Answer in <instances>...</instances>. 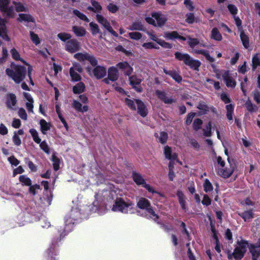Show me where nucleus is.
Listing matches in <instances>:
<instances>
[{
  "label": "nucleus",
  "mask_w": 260,
  "mask_h": 260,
  "mask_svg": "<svg viewBox=\"0 0 260 260\" xmlns=\"http://www.w3.org/2000/svg\"><path fill=\"white\" fill-rule=\"evenodd\" d=\"M112 210L124 214H131L134 212V204L127 199L117 198L113 205Z\"/></svg>",
  "instance_id": "nucleus-1"
},
{
  "label": "nucleus",
  "mask_w": 260,
  "mask_h": 260,
  "mask_svg": "<svg viewBox=\"0 0 260 260\" xmlns=\"http://www.w3.org/2000/svg\"><path fill=\"white\" fill-rule=\"evenodd\" d=\"M137 207L145 211V216L156 221L158 216L155 213L150 202L144 198H141L137 202Z\"/></svg>",
  "instance_id": "nucleus-2"
},
{
  "label": "nucleus",
  "mask_w": 260,
  "mask_h": 260,
  "mask_svg": "<svg viewBox=\"0 0 260 260\" xmlns=\"http://www.w3.org/2000/svg\"><path fill=\"white\" fill-rule=\"evenodd\" d=\"M216 76L217 79L221 77L228 87L234 88L236 85V73H232L229 71L221 70L216 73Z\"/></svg>",
  "instance_id": "nucleus-3"
},
{
  "label": "nucleus",
  "mask_w": 260,
  "mask_h": 260,
  "mask_svg": "<svg viewBox=\"0 0 260 260\" xmlns=\"http://www.w3.org/2000/svg\"><path fill=\"white\" fill-rule=\"evenodd\" d=\"M26 69L22 66H16L13 69L6 70L7 74L17 83L22 81L25 76Z\"/></svg>",
  "instance_id": "nucleus-4"
},
{
  "label": "nucleus",
  "mask_w": 260,
  "mask_h": 260,
  "mask_svg": "<svg viewBox=\"0 0 260 260\" xmlns=\"http://www.w3.org/2000/svg\"><path fill=\"white\" fill-rule=\"evenodd\" d=\"M248 246L247 241L243 240L238 241L233 252L229 255V258H231L233 256L235 260H241L246 252Z\"/></svg>",
  "instance_id": "nucleus-5"
},
{
  "label": "nucleus",
  "mask_w": 260,
  "mask_h": 260,
  "mask_svg": "<svg viewBox=\"0 0 260 260\" xmlns=\"http://www.w3.org/2000/svg\"><path fill=\"white\" fill-rule=\"evenodd\" d=\"M145 20L154 26L161 27L164 25L167 19L165 15L158 12L152 13L151 16L145 17Z\"/></svg>",
  "instance_id": "nucleus-6"
},
{
  "label": "nucleus",
  "mask_w": 260,
  "mask_h": 260,
  "mask_svg": "<svg viewBox=\"0 0 260 260\" xmlns=\"http://www.w3.org/2000/svg\"><path fill=\"white\" fill-rule=\"evenodd\" d=\"M17 99L16 95L13 93H8L5 96V104L7 108L12 111L17 109Z\"/></svg>",
  "instance_id": "nucleus-7"
},
{
  "label": "nucleus",
  "mask_w": 260,
  "mask_h": 260,
  "mask_svg": "<svg viewBox=\"0 0 260 260\" xmlns=\"http://www.w3.org/2000/svg\"><path fill=\"white\" fill-rule=\"evenodd\" d=\"M9 0H0V10L7 16L13 18L15 13L12 7H9Z\"/></svg>",
  "instance_id": "nucleus-8"
},
{
  "label": "nucleus",
  "mask_w": 260,
  "mask_h": 260,
  "mask_svg": "<svg viewBox=\"0 0 260 260\" xmlns=\"http://www.w3.org/2000/svg\"><path fill=\"white\" fill-rule=\"evenodd\" d=\"M86 70L90 75H93L98 79L104 77L106 74V69L101 66L96 67L93 70H92L89 67H87Z\"/></svg>",
  "instance_id": "nucleus-9"
},
{
  "label": "nucleus",
  "mask_w": 260,
  "mask_h": 260,
  "mask_svg": "<svg viewBox=\"0 0 260 260\" xmlns=\"http://www.w3.org/2000/svg\"><path fill=\"white\" fill-rule=\"evenodd\" d=\"M82 71L81 66L78 63H74L73 67L70 70V74L73 81H78L80 80L81 77L78 73H81Z\"/></svg>",
  "instance_id": "nucleus-10"
},
{
  "label": "nucleus",
  "mask_w": 260,
  "mask_h": 260,
  "mask_svg": "<svg viewBox=\"0 0 260 260\" xmlns=\"http://www.w3.org/2000/svg\"><path fill=\"white\" fill-rule=\"evenodd\" d=\"M248 247L252 255V260H257L260 255V239L254 244H248Z\"/></svg>",
  "instance_id": "nucleus-11"
},
{
  "label": "nucleus",
  "mask_w": 260,
  "mask_h": 260,
  "mask_svg": "<svg viewBox=\"0 0 260 260\" xmlns=\"http://www.w3.org/2000/svg\"><path fill=\"white\" fill-rule=\"evenodd\" d=\"M147 34L149 37V38L155 42L157 44L161 46L162 47L166 49H171L172 47V45L168 42H166L164 40L158 39L153 32L147 31Z\"/></svg>",
  "instance_id": "nucleus-12"
},
{
  "label": "nucleus",
  "mask_w": 260,
  "mask_h": 260,
  "mask_svg": "<svg viewBox=\"0 0 260 260\" xmlns=\"http://www.w3.org/2000/svg\"><path fill=\"white\" fill-rule=\"evenodd\" d=\"M80 43L76 40L72 39L66 44V50L71 53H74L78 51L80 49Z\"/></svg>",
  "instance_id": "nucleus-13"
},
{
  "label": "nucleus",
  "mask_w": 260,
  "mask_h": 260,
  "mask_svg": "<svg viewBox=\"0 0 260 260\" xmlns=\"http://www.w3.org/2000/svg\"><path fill=\"white\" fill-rule=\"evenodd\" d=\"M234 170V166L230 165V167H226L225 169L219 168L217 170V174L224 178H229L233 174Z\"/></svg>",
  "instance_id": "nucleus-14"
},
{
  "label": "nucleus",
  "mask_w": 260,
  "mask_h": 260,
  "mask_svg": "<svg viewBox=\"0 0 260 260\" xmlns=\"http://www.w3.org/2000/svg\"><path fill=\"white\" fill-rule=\"evenodd\" d=\"M164 38L168 40H174L175 39H179L185 41L186 39L180 36L177 31H166L164 33Z\"/></svg>",
  "instance_id": "nucleus-15"
},
{
  "label": "nucleus",
  "mask_w": 260,
  "mask_h": 260,
  "mask_svg": "<svg viewBox=\"0 0 260 260\" xmlns=\"http://www.w3.org/2000/svg\"><path fill=\"white\" fill-rule=\"evenodd\" d=\"M136 105L137 106L138 113L142 117H145L148 114V110L144 104L140 100L136 101Z\"/></svg>",
  "instance_id": "nucleus-16"
},
{
  "label": "nucleus",
  "mask_w": 260,
  "mask_h": 260,
  "mask_svg": "<svg viewBox=\"0 0 260 260\" xmlns=\"http://www.w3.org/2000/svg\"><path fill=\"white\" fill-rule=\"evenodd\" d=\"M130 83L135 89L138 92H141L142 88L139 86L141 80L135 76H132L129 78Z\"/></svg>",
  "instance_id": "nucleus-17"
},
{
  "label": "nucleus",
  "mask_w": 260,
  "mask_h": 260,
  "mask_svg": "<svg viewBox=\"0 0 260 260\" xmlns=\"http://www.w3.org/2000/svg\"><path fill=\"white\" fill-rule=\"evenodd\" d=\"M0 37L4 40L9 41L10 38L7 35V29L6 26V22L4 19L0 17Z\"/></svg>",
  "instance_id": "nucleus-18"
},
{
  "label": "nucleus",
  "mask_w": 260,
  "mask_h": 260,
  "mask_svg": "<svg viewBox=\"0 0 260 260\" xmlns=\"http://www.w3.org/2000/svg\"><path fill=\"white\" fill-rule=\"evenodd\" d=\"M155 94L157 96L166 104H171L173 100L167 96L166 93L163 91L157 90L155 91Z\"/></svg>",
  "instance_id": "nucleus-19"
},
{
  "label": "nucleus",
  "mask_w": 260,
  "mask_h": 260,
  "mask_svg": "<svg viewBox=\"0 0 260 260\" xmlns=\"http://www.w3.org/2000/svg\"><path fill=\"white\" fill-rule=\"evenodd\" d=\"M72 107L78 112L82 113L88 111V107L87 105L82 106V104L77 100H74L72 103Z\"/></svg>",
  "instance_id": "nucleus-20"
},
{
  "label": "nucleus",
  "mask_w": 260,
  "mask_h": 260,
  "mask_svg": "<svg viewBox=\"0 0 260 260\" xmlns=\"http://www.w3.org/2000/svg\"><path fill=\"white\" fill-rule=\"evenodd\" d=\"M23 95L25 99L27 101L26 103V106L28 112H33V99L30 94L27 92H24Z\"/></svg>",
  "instance_id": "nucleus-21"
},
{
  "label": "nucleus",
  "mask_w": 260,
  "mask_h": 260,
  "mask_svg": "<svg viewBox=\"0 0 260 260\" xmlns=\"http://www.w3.org/2000/svg\"><path fill=\"white\" fill-rule=\"evenodd\" d=\"M164 154L167 158L173 161L176 160L177 155L175 153L172 151L171 148L168 146L164 147Z\"/></svg>",
  "instance_id": "nucleus-22"
},
{
  "label": "nucleus",
  "mask_w": 260,
  "mask_h": 260,
  "mask_svg": "<svg viewBox=\"0 0 260 260\" xmlns=\"http://www.w3.org/2000/svg\"><path fill=\"white\" fill-rule=\"evenodd\" d=\"M133 178L134 182L138 185H142L143 186L146 183L145 180L143 178L142 176L138 173L134 172L133 173Z\"/></svg>",
  "instance_id": "nucleus-23"
},
{
  "label": "nucleus",
  "mask_w": 260,
  "mask_h": 260,
  "mask_svg": "<svg viewBox=\"0 0 260 260\" xmlns=\"http://www.w3.org/2000/svg\"><path fill=\"white\" fill-rule=\"evenodd\" d=\"M175 56L176 59L179 60L183 61L184 63L186 64L189 59L191 57L187 53H183L179 52H177L175 53Z\"/></svg>",
  "instance_id": "nucleus-24"
},
{
  "label": "nucleus",
  "mask_w": 260,
  "mask_h": 260,
  "mask_svg": "<svg viewBox=\"0 0 260 260\" xmlns=\"http://www.w3.org/2000/svg\"><path fill=\"white\" fill-rule=\"evenodd\" d=\"M17 20L19 22H34L35 19L34 17L30 14H19Z\"/></svg>",
  "instance_id": "nucleus-25"
},
{
  "label": "nucleus",
  "mask_w": 260,
  "mask_h": 260,
  "mask_svg": "<svg viewBox=\"0 0 260 260\" xmlns=\"http://www.w3.org/2000/svg\"><path fill=\"white\" fill-rule=\"evenodd\" d=\"M96 20L100 23L107 30L110 28L111 26L109 22L103 16L100 14H97L96 16Z\"/></svg>",
  "instance_id": "nucleus-26"
},
{
  "label": "nucleus",
  "mask_w": 260,
  "mask_h": 260,
  "mask_svg": "<svg viewBox=\"0 0 260 260\" xmlns=\"http://www.w3.org/2000/svg\"><path fill=\"white\" fill-rule=\"evenodd\" d=\"M91 4L92 5V7H88L87 9L88 10L93 11L95 13H99L102 10V7L99 2L94 0H91Z\"/></svg>",
  "instance_id": "nucleus-27"
},
{
  "label": "nucleus",
  "mask_w": 260,
  "mask_h": 260,
  "mask_svg": "<svg viewBox=\"0 0 260 260\" xmlns=\"http://www.w3.org/2000/svg\"><path fill=\"white\" fill-rule=\"evenodd\" d=\"M108 78L111 81H115L118 79V73L117 69L115 67H111L108 70Z\"/></svg>",
  "instance_id": "nucleus-28"
},
{
  "label": "nucleus",
  "mask_w": 260,
  "mask_h": 260,
  "mask_svg": "<svg viewBox=\"0 0 260 260\" xmlns=\"http://www.w3.org/2000/svg\"><path fill=\"white\" fill-rule=\"evenodd\" d=\"M55 110H56V112L58 115V117L59 118V119H60V120L61 121V122L63 123L64 126L65 127L66 130H68V124L66 122V120L64 119V118L62 116V113H61V108H60V106L59 104H56V106H55Z\"/></svg>",
  "instance_id": "nucleus-29"
},
{
  "label": "nucleus",
  "mask_w": 260,
  "mask_h": 260,
  "mask_svg": "<svg viewBox=\"0 0 260 260\" xmlns=\"http://www.w3.org/2000/svg\"><path fill=\"white\" fill-rule=\"evenodd\" d=\"M179 204H180L181 208L185 210L186 209V198L184 194L181 190H178L176 194Z\"/></svg>",
  "instance_id": "nucleus-30"
},
{
  "label": "nucleus",
  "mask_w": 260,
  "mask_h": 260,
  "mask_svg": "<svg viewBox=\"0 0 260 260\" xmlns=\"http://www.w3.org/2000/svg\"><path fill=\"white\" fill-rule=\"evenodd\" d=\"M72 30L77 37L84 36L86 33L85 29L81 26H74L72 27Z\"/></svg>",
  "instance_id": "nucleus-31"
},
{
  "label": "nucleus",
  "mask_w": 260,
  "mask_h": 260,
  "mask_svg": "<svg viewBox=\"0 0 260 260\" xmlns=\"http://www.w3.org/2000/svg\"><path fill=\"white\" fill-rule=\"evenodd\" d=\"M188 39V45L192 49H193L194 47L197 45H199L201 47L206 46V45L204 43L202 42H200L199 40H198L197 39L191 38L189 37Z\"/></svg>",
  "instance_id": "nucleus-32"
},
{
  "label": "nucleus",
  "mask_w": 260,
  "mask_h": 260,
  "mask_svg": "<svg viewBox=\"0 0 260 260\" xmlns=\"http://www.w3.org/2000/svg\"><path fill=\"white\" fill-rule=\"evenodd\" d=\"M239 214L245 221H250L253 218L252 210L246 211Z\"/></svg>",
  "instance_id": "nucleus-33"
},
{
  "label": "nucleus",
  "mask_w": 260,
  "mask_h": 260,
  "mask_svg": "<svg viewBox=\"0 0 260 260\" xmlns=\"http://www.w3.org/2000/svg\"><path fill=\"white\" fill-rule=\"evenodd\" d=\"M164 72L165 73V74L171 76L176 82L179 83L181 81V77L176 71H168L166 69H164Z\"/></svg>",
  "instance_id": "nucleus-34"
},
{
  "label": "nucleus",
  "mask_w": 260,
  "mask_h": 260,
  "mask_svg": "<svg viewBox=\"0 0 260 260\" xmlns=\"http://www.w3.org/2000/svg\"><path fill=\"white\" fill-rule=\"evenodd\" d=\"M188 61H188L186 65L188 66L192 69L198 70L201 65V62L199 60L194 59L192 57H190Z\"/></svg>",
  "instance_id": "nucleus-35"
},
{
  "label": "nucleus",
  "mask_w": 260,
  "mask_h": 260,
  "mask_svg": "<svg viewBox=\"0 0 260 260\" xmlns=\"http://www.w3.org/2000/svg\"><path fill=\"white\" fill-rule=\"evenodd\" d=\"M143 187L145 188L149 193L152 194H156L160 197H164L163 194L157 191L154 186L148 183H146Z\"/></svg>",
  "instance_id": "nucleus-36"
},
{
  "label": "nucleus",
  "mask_w": 260,
  "mask_h": 260,
  "mask_svg": "<svg viewBox=\"0 0 260 260\" xmlns=\"http://www.w3.org/2000/svg\"><path fill=\"white\" fill-rule=\"evenodd\" d=\"M211 38L217 41H220L222 39L221 34L217 28H213L211 32Z\"/></svg>",
  "instance_id": "nucleus-37"
},
{
  "label": "nucleus",
  "mask_w": 260,
  "mask_h": 260,
  "mask_svg": "<svg viewBox=\"0 0 260 260\" xmlns=\"http://www.w3.org/2000/svg\"><path fill=\"white\" fill-rule=\"evenodd\" d=\"M40 125L41 127V131L44 135H45L47 132L50 128V124L44 119H41L40 121Z\"/></svg>",
  "instance_id": "nucleus-38"
},
{
  "label": "nucleus",
  "mask_w": 260,
  "mask_h": 260,
  "mask_svg": "<svg viewBox=\"0 0 260 260\" xmlns=\"http://www.w3.org/2000/svg\"><path fill=\"white\" fill-rule=\"evenodd\" d=\"M193 52L197 54H201L204 55L206 58L209 60L210 62H214L215 59L211 57L209 54L208 53V51L205 50H199L196 49H193Z\"/></svg>",
  "instance_id": "nucleus-39"
},
{
  "label": "nucleus",
  "mask_w": 260,
  "mask_h": 260,
  "mask_svg": "<svg viewBox=\"0 0 260 260\" xmlns=\"http://www.w3.org/2000/svg\"><path fill=\"white\" fill-rule=\"evenodd\" d=\"M85 88V87L84 83L79 82L73 87V91L75 94H79L84 92Z\"/></svg>",
  "instance_id": "nucleus-40"
},
{
  "label": "nucleus",
  "mask_w": 260,
  "mask_h": 260,
  "mask_svg": "<svg viewBox=\"0 0 260 260\" xmlns=\"http://www.w3.org/2000/svg\"><path fill=\"white\" fill-rule=\"evenodd\" d=\"M226 111V117L229 120H233V115L234 113V106L232 104H230L227 105L225 106Z\"/></svg>",
  "instance_id": "nucleus-41"
},
{
  "label": "nucleus",
  "mask_w": 260,
  "mask_h": 260,
  "mask_svg": "<svg viewBox=\"0 0 260 260\" xmlns=\"http://www.w3.org/2000/svg\"><path fill=\"white\" fill-rule=\"evenodd\" d=\"M10 53L11 54L12 57L14 60L21 61V62L25 63L24 60L20 57V55L19 52L15 48H12L10 50ZM26 64H27L26 63Z\"/></svg>",
  "instance_id": "nucleus-42"
},
{
  "label": "nucleus",
  "mask_w": 260,
  "mask_h": 260,
  "mask_svg": "<svg viewBox=\"0 0 260 260\" xmlns=\"http://www.w3.org/2000/svg\"><path fill=\"white\" fill-rule=\"evenodd\" d=\"M79 213L77 209H73L71 210L70 213V218H72L71 221H69L68 224V226L72 227V225L74 223L73 222V220L76 219L77 216L79 215Z\"/></svg>",
  "instance_id": "nucleus-43"
},
{
  "label": "nucleus",
  "mask_w": 260,
  "mask_h": 260,
  "mask_svg": "<svg viewBox=\"0 0 260 260\" xmlns=\"http://www.w3.org/2000/svg\"><path fill=\"white\" fill-rule=\"evenodd\" d=\"M138 100L137 99H129L128 98H125L124 100V102L125 104L132 110H136V101Z\"/></svg>",
  "instance_id": "nucleus-44"
},
{
  "label": "nucleus",
  "mask_w": 260,
  "mask_h": 260,
  "mask_svg": "<svg viewBox=\"0 0 260 260\" xmlns=\"http://www.w3.org/2000/svg\"><path fill=\"white\" fill-rule=\"evenodd\" d=\"M13 4L15 6L16 11L18 12H27L28 11V8L21 3L14 2Z\"/></svg>",
  "instance_id": "nucleus-45"
},
{
  "label": "nucleus",
  "mask_w": 260,
  "mask_h": 260,
  "mask_svg": "<svg viewBox=\"0 0 260 260\" xmlns=\"http://www.w3.org/2000/svg\"><path fill=\"white\" fill-rule=\"evenodd\" d=\"M19 180L22 185L29 186L31 185V180L26 175L20 176Z\"/></svg>",
  "instance_id": "nucleus-46"
},
{
  "label": "nucleus",
  "mask_w": 260,
  "mask_h": 260,
  "mask_svg": "<svg viewBox=\"0 0 260 260\" xmlns=\"http://www.w3.org/2000/svg\"><path fill=\"white\" fill-rule=\"evenodd\" d=\"M128 29L131 30H143V26L139 22H135L130 25Z\"/></svg>",
  "instance_id": "nucleus-47"
},
{
  "label": "nucleus",
  "mask_w": 260,
  "mask_h": 260,
  "mask_svg": "<svg viewBox=\"0 0 260 260\" xmlns=\"http://www.w3.org/2000/svg\"><path fill=\"white\" fill-rule=\"evenodd\" d=\"M258 66H260V54H256L252 57L253 70H255Z\"/></svg>",
  "instance_id": "nucleus-48"
},
{
  "label": "nucleus",
  "mask_w": 260,
  "mask_h": 260,
  "mask_svg": "<svg viewBox=\"0 0 260 260\" xmlns=\"http://www.w3.org/2000/svg\"><path fill=\"white\" fill-rule=\"evenodd\" d=\"M240 38L244 47L248 48L249 47V39L247 36L244 32L241 31L240 33Z\"/></svg>",
  "instance_id": "nucleus-49"
},
{
  "label": "nucleus",
  "mask_w": 260,
  "mask_h": 260,
  "mask_svg": "<svg viewBox=\"0 0 260 260\" xmlns=\"http://www.w3.org/2000/svg\"><path fill=\"white\" fill-rule=\"evenodd\" d=\"M29 35L31 40L36 45H38L41 43V40L37 34L30 31Z\"/></svg>",
  "instance_id": "nucleus-50"
},
{
  "label": "nucleus",
  "mask_w": 260,
  "mask_h": 260,
  "mask_svg": "<svg viewBox=\"0 0 260 260\" xmlns=\"http://www.w3.org/2000/svg\"><path fill=\"white\" fill-rule=\"evenodd\" d=\"M29 133L34 141L37 144L40 143L41 139L39 138L37 131L35 129L32 128L29 130Z\"/></svg>",
  "instance_id": "nucleus-51"
},
{
  "label": "nucleus",
  "mask_w": 260,
  "mask_h": 260,
  "mask_svg": "<svg viewBox=\"0 0 260 260\" xmlns=\"http://www.w3.org/2000/svg\"><path fill=\"white\" fill-rule=\"evenodd\" d=\"M212 232L213 234V237L215 240L216 245L215 247V249L217 252H220V245H219V241L218 239V237L216 234V231L214 228H212Z\"/></svg>",
  "instance_id": "nucleus-52"
},
{
  "label": "nucleus",
  "mask_w": 260,
  "mask_h": 260,
  "mask_svg": "<svg viewBox=\"0 0 260 260\" xmlns=\"http://www.w3.org/2000/svg\"><path fill=\"white\" fill-rule=\"evenodd\" d=\"M204 189L206 192H209L212 191L213 187L211 183L207 179L204 181L203 184Z\"/></svg>",
  "instance_id": "nucleus-53"
},
{
  "label": "nucleus",
  "mask_w": 260,
  "mask_h": 260,
  "mask_svg": "<svg viewBox=\"0 0 260 260\" xmlns=\"http://www.w3.org/2000/svg\"><path fill=\"white\" fill-rule=\"evenodd\" d=\"M57 38L60 39L62 42H66L71 38V35L70 34L66 32H60L58 34Z\"/></svg>",
  "instance_id": "nucleus-54"
},
{
  "label": "nucleus",
  "mask_w": 260,
  "mask_h": 260,
  "mask_svg": "<svg viewBox=\"0 0 260 260\" xmlns=\"http://www.w3.org/2000/svg\"><path fill=\"white\" fill-rule=\"evenodd\" d=\"M73 14L77 16L79 19L82 20L85 22H88L89 21V19L83 13L80 12L77 10H73Z\"/></svg>",
  "instance_id": "nucleus-55"
},
{
  "label": "nucleus",
  "mask_w": 260,
  "mask_h": 260,
  "mask_svg": "<svg viewBox=\"0 0 260 260\" xmlns=\"http://www.w3.org/2000/svg\"><path fill=\"white\" fill-rule=\"evenodd\" d=\"M89 26L91 33L93 35H95L97 34L100 33V28L97 24L91 22L89 23Z\"/></svg>",
  "instance_id": "nucleus-56"
},
{
  "label": "nucleus",
  "mask_w": 260,
  "mask_h": 260,
  "mask_svg": "<svg viewBox=\"0 0 260 260\" xmlns=\"http://www.w3.org/2000/svg\"><path fill=\"white\" fill-rule=\"evenodd\" d=\"M128 37L134 40H139L141 39L142 35V34L137 31H133L128 34Z\"/></svg>",
  "instance_id": "nucleus-57"
},
{
  "label": "nucleus",
  "mask_w": 260,
  "mask_h": 260,
  "mask_svg": "<svg viewBox=\"0 0 260 260\" xmlns=\"http://www.w3.org/2000/svg\"><path fill=\"white\" fill-rule=\"evenodd\" d=\"M107 9H108L109 12L114 14L116 13L118 11L119 7L115 4L113 3H110L107 6Z\"/></svg>",
  "instance_id": "nucleus-58"
},
{
  "label": "nucleus",
  "mask_w": 260,
  "mask_h": 260,
  "mask_svg": "<svg viewBox=\"0 0 260 260\" xmlns=\"http://www.w3.org/2000/svg\"><path fill=\"white\" fill-rule=\"evenodd\" d=\"M52 161L54 170L57 171L59 169L60 160L55 155L52 156Z\"/></svg>",
  "instance_id": "nucleus-59"
},
{
  "label": "nucleus",
  "mask_w": 260,
  "mask_h": 260,
  "mask_svg": "<svg viewBox=\"0 0 260 260\" xmlns=\"http://www.w3.org/2000/svg\"><path fill=\"white\" fill-rule=\"evenodd\" d=\"M212 123L209 122L205 128L203 129L204 135L206 137H210L211 135Z\"/></svg>",
  "instance_id": "nucleus-60"
},
{
  "label": "nucleus",
  "mask_w": 260,
  "mask_h": 260,
  "mask_svg": "<svg viewBox=\"0 0 260 260\" xmlns=\"http://www.w3.org/2000/svg\"><path fill=\"white\" fill-rule=\"evenodd\" d=\"M40 147L45 153L49 154L50 153V148L46 142L44 141L40 142Z\"/></svg>",
  "instance_id": "nucleus-61"
},
{
  "label": "nucleus",
  "mask_w": 260,
  "mask_h": 260,
  "mask_svg": "<svg viewBox=\"0 0 260 260\" xmlns=\"http://www.w3.org/2000/svg\"><path fill=\"white\" fill-rule=\"evenodd\" d=\"M246 109L250 112H254L256 111L255 106H254L250 101H247L245 103Z\"/></svg>",
  "instance_id": "nucleus-62"
},
{
  "label": "nucleus",
  "mask_w": 260,
  "mask_h": 260,
  "mask_svg": "<svg viewBox=\"0 0 260 260\" xmlns=\"http://www.w3.org/2000/svg\"><path fill=\"white\" fill-rule=\"evenodd\" d=\"M88 53H76L74 55V57L80 61H83L85 60H87Z\"/></svg>",
  "instance_id": "nucleus-63"
},
{
  "label": "nucleus",
  "mask_w": 260,
  "mask_h": 260,
  "mask_svg": "<svg viewBox=\"0 0 260 260\" xmlns=\"http://www.w3.org/2000/svg\"><path fill=\"white\" fill-rule=\"evenodd\" d=\"M18 116L24 120H26L27 119V115L25 110L23 108H20L18 112Z\"/></svg>",
  "instance_id": "nucleus-64"
}]
</instances>
